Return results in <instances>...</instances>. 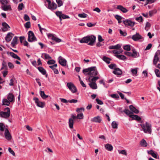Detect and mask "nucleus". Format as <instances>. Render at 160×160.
Instances as JSON below:
<instances>
[{"label":"nucleus","mask_w":160,"mask_h":160,"mask_svg":"<svg viewBox=\"0 0 160 160\" xmlns=\"http://www.w3.org/2000/svg\"><path fill=\"white\" fill-rule=\"evenodd\" d=\"M96 101H97V103L99 104L102 105L103 103V102H102V101L99 100L98 98H96Z\"/></svg>","instance_id":"obj_62"},{"label":"nucleus","mask_w":160,"mask_h":160,"mask_svg":"<svg viewBox=\"0 0 160 160\" xmlns=\"http://www.w3.org/2000/svg\"><path fill=\"white\" fill-rule=\"evenodd\" d=\"M117 9L120 10L123 13L127 12L128 11L127 9L121 5L117 6Z\"/></svg>","instance_id":"obj_22"},{"label":"nucleus","mask_w":160,"mask_h":160,"mask_svg":"<svg viewBox=\"0 0 160 160\" xmlns=\"http://www.w3.org/2000/svg\"><path fill=\"white\" fill-rule=\"evenodd\" d=\"M129 117L138 121H140L141 120V118L139 116L136 115H130Z\"/></svg>","instance_id":"obj_17"},{"label":"nucleus","mask_w":160,"mask_h":160,"mask_svg":"<svg viewBox=\"0 0 160 160\" xmlns=\"http://www.w3.org/2000/svg\"><path fill=\"white\" fill-rule=\"evenodd\" d=\"M151 26V24L150 23L148 22H147L146 24V26L145 27V29L147 31L148 30V29L150 28Z\"/></svg>","instance_id":"obj_55"},{"label":"nucleus","mask_w":160,"mask_h":160,"mask_svg":"<svg viewBox=\"0 0 160 160\" xmlns=\"http://www.w3.org/2000/svg\"><path fill=\"white\" fill-rule=\"evenodd\" d=\"M129 108L131 111L137 114L139 112V111L132 105L129 106Z\"/></svg>","instance_id":"obj_26"},{"label":"nucleus","mask_w":160,"mask_h":160,"mask_svg":"<svg viewBox=\"0 0 160 160\" xmlns=\"http://www.w3.org/2000/svg\"><path fill=\"white\" fill-rule=\"evenodd\" d=\"M160 55V51L158 50L155 53L153 61V64L157 66V64L158 61L160 62V58H159V56Z\"/></svg>","instance_id":"obj_4"},{"label":"nucleus","mask_w":160,"mask_h":160,"mask_svg":"<svg viewBox=\"0 0 160 160\" xmlns=\"http://www.w3.org/2000/svg\"><path fill=\"white\" fill-rule=\"evenodd\" d=\"M10 102L8 99H3L2 100V105L8 106L10 104Z\"/></svg>","instance_id":"obj_35"},{"label":"nucleus","mask_w":160,"mask_h":160,"mask_svg":"<svg viewBox=\"0 0 160 160\" xmlns=\"http://www.w3.org/2000/svg\"><path fill=\"white\" fill-rule=\"evenodd\" d=\"M105 147L106 149L110 151H112L113 149V147L112 145L109 143H107L105 144Z\"/></svg>","instance_id":"obj_23"},{"label":"nucleus","mask_w":160,"mask_h":160,"mask_svg":"<svg viewBox=\"0 0 160 160\" xmlns=\"http://www.w3.org/2000/svg\"><path fill=\"white\" fill-rule=\"evenodd\" d=\"M111 69H114L117 68V65L115 64H111L108 66Z\"/></svg>","instance_id":"obj_44"},{"label":"nucleus","mask_w":160,"mask_h":160,"mask_svg":"<svg viewBox=\"0 0 160 160\" xmlns=\"http://www.w3.org/2000/svg\"><path fill=\"white\" fill-rule=\"evenodd\" d=\"M102 119L99 116L94 117L91 119V121L95 122L100 123Z\"/></svg>","instance_id":"obj_16"},{"label":"nucleus","mask_w":160,"mask_h":160,"mask_svg":"<svg viewBox=\"0 0 160 160\" xmlns=\"http://www.w3.org/2000/svg\"><path fill=\"white\" fill-rule=\"evenodd\" d=\"M5 138L8 140H10L11 139L12 137L10 134L8 129L6 128H5Z\"/></svg>","instance_id":"obj_13"},{"label":"nucleus","mask_w":160,"mask_h":160,"mask_svg":"<svg viewBox=\"0 0 160 160\" xmlns=\"http://www.w3.org/2000/svg\"><path fill=\"white\" fill-rule=\"evenodd\" d=\"M90 87L92 89H96L98 87L95 82H93L89 83Z\"/></svg>","instance_id":"obj_30"},{"label":"nucleus","mask_w":160,"mask_h":160,"mask_svg":"<svg viewBox=\"0 0 160 160\" xmlns=\"http://www.w3.org/2000/svg\"><path fill=\"white\" fill-rule=\"evenodd\" d=\"M0 2L2 5H6L8 3L7 0H1Z\"/></svg>","instance_id":"obj_53"},{"label":"nucleus","mask_w":160,"mask_h":160,"mask_svg":"<svg viewBox=\"0 0 160 160\" xmlns=\"http://www.w3.org/2000/svg\"><path fill=\"white\" fill-rule=\"evenodd\" d=\"M127 115H129L130 114L132 113V112H131L128 109H125L123 111Z\"/></svg>","instance_id":"obj_54"},{"label":"nucleus","mask_w":160,"mask_h":160,"mask_svg":"<svg viewBox=\"0 0 160 160\" xmlns=\"http://www.w3.org/2000/svg\"><path fill=\"white\" fill-rule=\"evenodd\" d=\"M25 27L26 28H28L30 27L31 24L30 22H28L24 24Z\"/></svg>","instance_id":"obj_49"},{"label":"nucleus","mask_w":160,"mask_h":160,"mask_svg":"<svg viewBox=\"0 0 160 160\" xmlns=\"http://www.w3.org/2000/svg\"><path fill=\"white\" fill-rule=\"evenodd\" d=\"M87 15L85 13H80L78 14V16L81 18H85L87 16Z\"/></svg>","instance_id":"obj_45"},{"label":"nucleus","mask_w":160,"mask_h":160,"mask_svg":"<svg viewBox=\"0 0 160 160\" xmlns=\"http://www.w3.org/2000/svg\"><path fill=\"white\" fill-rule=\"evenodd\" d=\"M62 18L63 19H65L66 18H69L70 17L68 15H65L64 14H62Z\"/></svg>","instance_id":"obj_64"},{"label":"nucleus","mask_w":160,"mask_h":160,"mask_svg":"<svg viewBox=\"0 0 160 160\" xmlns=\"http://www.w3.org/2000/svg\"><path fill=\"white\" fill-rule=\"evenodd\" d=\"M137 70L136 69H132L131 70V72L133 76H136L137 73Z\"/></svg>","instance_id":"obj_41"},{"label":"nucleus","mask_w":160,"mask_h":160,"mask_svg":"<svg viewBox=\"0 0 160 160\" xmlns=\"http://www.w3.org/2000/svg\"><path fill=\"white\" fill-rule=\"evenodd\" d=\"M33 100L35 101L37 105L41 108H43L45 105V103L44 102H41L39 101L38 98H33Z\"/></svg>","instance_id":"obj_5"},{"label":"nucleus","mask_w":160,"mask_h":160,"mask_svg":"<svg viewBox=\"0 0 160 160\" xmlns=\"http://www.w3.org/2000/svg\"><path fill=\"white\" fill-rule=\"evenodd\" d=\"M123 22L125 26L133 27L135 24V22L129 19H127L123 21Z\"/></svg>","instance_id":"obj_7"},{"label":"nucleus","mask_w":160,"mask_h":160,"mask_svg":"<svg viewBox=\"0 0 160 160\" xmlns=\"http://www.w3.org/2000/svg\"><path fill=\"white\" fill-rule=\"evenodd\" d=\"M135 19L136 21L139 22H142L143 20L142 17L141 16L136 18Z\"/></svg>","instance_id":"obj_50"},{"label":"nucleus","mask_w":160,"mask_h":160,"mask_svg":"<svg viewBox=\"0 0 160 160\" xmlns=\"http://www.w3.org/2000/svg\"><path fill=\"white\" fill-rule=\"evenodd\" d=\"M146 0V4H150L154 2L156 0Z\"/></svg>","instance_id":"obj_56"},{"label":"nucleus","mask_w":160,"mask_h":160,"mask_svg":"<svg viewBox=\"0 0 160 160\" xmlns=\"http://www.w3.org/2000/svg\"><path fill=\"white\" fill-rule=\"evenodd\" d=\"M14 36V34L12 32L8 33L6 37L5 38V40H11L12 37Z\"/></svg>","instance_id":"obj_24"},{"label":"nucleus","mask_w":160,"mask_h":160,"mask_svg":"<svg viewBox=\"0 0 160 160\" xmlns=\"http://www.w3.org/2000/svg\"><path fill=\"white\" fill-rule=\"evenodd\" d=\"M38 69L39 71L43 75H45L46 73V70L42 67H38Z\"/></svg>","instance_id":"obj_29"},{"label":"nucleus","mask_w":160,"mask_h":160,"mask_svg":"<svg viewBox=\"0 0 160 160\" xmlns=\"http://www.w3.org/2000/svg\"><path fill=\"white\" fill-rule=\"evenodd\" d=\"M8 150L9 152L11 154H12L13 156H15V154L13 151L10 148H9L8 149Z\"/></svg>","instance_id":"obj_60"},{"label":"nucleus","mask_w":160,"mask_h":160,"mask_svg":"<svg viewBox=\"0 0 160 160\" xmlns=\"http://www.w3.org/2000/svg\"><path fill=\"white\" fill-rule=\"evenodd\" d=\"M112 128L116 129L118 128V124L115 121H113L112 123Z\"/></svg>","instance_id":"obj_38"},{"label":"nucleus","mask_w":160,"mask_h":160,"mask_svg":"<svg viewBox=\"0 0 160 160\" xmlns=\"http://www.w3.org/2000/svg\"><path fill=\"white\" fill-rule=\"evenodd\" d=\"M55 63V61L54 60H49L47 62V63L48 65L53 64Z\"/></svg>","instance_id":"obj_51"},{"label":"nucleus","mask_w":160,"mask_h":160,"mask_svg":"<svg viewBox=\"0 0 160 160\" xmlns=\"http://www.w3.org/2000/svg\"><path fill=\"white\" fill-rule=\"evenodd\" d=\"M24 8V6L23 3H21L19 4L18 7V11H21Z\"/></svg>","instance_id":"obj_39"},{"label":"nucleus","mask_w":160,"mask_h":160,"mask_svg":"<svg viewBox=\"0 0 160 160\" xmlns=\"http://www.w3.org/2000/svg\"><path fill=\"white\" fill-rule=\"evenodd\" d=\"M103 60L106 62L107 64H109L110 63V61L111 59L105 56H104L102 58Z\"/></svg>","instance_id":"obj_34"},{"label":"nucleus","mask_w":160,"mask_h":160,"mask_svg":"<svg viewBox=\"0 0 160 160\" xmlns=\"http://www.w3.org/2000/svg\"><path fill=\"white\" fill-rule=\"evenodd\" d=\"M140 125L142 128L141 130L143 131L145 133H151V125L150 123L148 122H146L145 124L143 123H141L140 124Z\"/></svg>","instance_id":"obj_1"},{"label":"nucleus","mask_w":160,"mask_h":160,"mask_svg":"<svg viewBox=\"0 0 160 160\" xmlns=\"http://www.w3.org/2000/svg\"><path fill=\"white\" fill-rule=\"evenodd\" d=\"M74 123L73 120L72 118H69V126L70 128L72 129L73 128V126Z\"/></svg>","instance_id":"obj_33"},{"label":"nucleus","mask_w":160,"mask_h":160,"mask_svg":"<svg viewBox=\"0 0 160 160\" xmlns=\"http://www.w3.org/2000/svg\"><path fill=\"white\" fill-rule=\"evenodd\" d=\"M57 7V5L55 2H52L49 6H48V8L50 10H53L56 9Z\"/></svg>","instance_id":"obj_20"},{"label":"nucleus","mask_w":160,"mask_h":160,"mask_svg":"<svg viewBox=\"0 0 160 160\" xmlns=\"http://www.w3.org/2000/svg\"><path fill=\"white\" fill-rule=\"evenodd\" d=\"M99 79V77H94L92 79L91 81L93 82H95L96 81Z\"/></svg>","instance_id":"obj_59"},{"label":"nucleus","mask_w":160,"mask_h":160,"mask_svg":"<svg viewBox=\"0 0 160 160\" xmlns=\"http://www.w3.org/2000/svg\"><path fill=\"white\" fill-rule=\"evenodd\" d=\"M40 94L41 96V97L43 99H45L47 98H48V95H46L44 92L43 91H42L41 90H40Z\"/></svg>","instance_id":"obj_31"},{"label":"nucleus","mask_w":160,"mask_h":160,"mask_svg":"<svg viewBox=\"0 0 160 160\" xmlns=\"http://www.w3.org/2000/svg\"><path fill=\"white\" fill-rule=\"evenodd\" d=\"M96 37L93 35H88L86 37H83L82 39L80 40H96Z\"/></svg>","instance_id":"obj_10"},{"label":"nucleus","mask_w":160,"mask_h":160,"mask_svg":"<svg viewBox=\"0 0 160 160\" xmlns=\"http://www.w3.org/2000/svg\"><path fill=\"white\" fill-rule=\"evenodd\" d=\"M121 46L120 44H118L114 46H109V48L110 49H119Z\"/></svg>","instance_id":"obj_36"},{"label":"nucleus","mask_w":160,"mask_h":160,"mask_svg":"<svg viewBox=\"0 0 160 160\" xmlns=\"http://www.w3.org/2000/svg\"><path fill=\"white\" fill-rule=\"evenodd\" d=\"M89 72H88L86 74V75H89L91 77L98 75V72L96 67L94 66L90 67L89 68Z\"/></svg>","instance_id":"obj_3"},{"label":"nucleus","mask_w":160,"mask_h":160,"mask_svg":"<svg viewBox=\"0 0 160 160\" xmlns=\"http://www.w3.org/2000/svg\"><path fill=\"white\" fill-rule=\"evenodd\" d=\"M62 41H50L49 42L51 45L55 44L56 43H59Z\"/></svg>","instance_id":"obj_52"},{"label":"nucleus","mask_w":160,"mask_h":160,"mask_svg":"<svg viewBox=\"0 0 160 160\" xmlns=\"http://www.w3.org/2000/svg\"><path fill=\"white\" fill-rule=\"evenodd\" d=\"M132 51L133 53H132V57L136 58L139 56V53L137 52L135 49L132 50Z\"/></svg>","instance_id":"obj_27"},{"label":"nucleus","mask_w":160,"mask_h":160,"mask_svg":"<svg viewBox=\"0 0 160 160\" xmlns=\"http://www.w3.org/2000/svg\"><path fill=\"white\" fill-rule=\"evenodd\" d=\"M47 35L48 39H52V40H61V39L57 38L55 34L48 33H47Z\"/></svg>","instance_id":"obj_9"},{"label":"nucleus","mask_w":160,"mask_h":160,"mask_svg":"<svg viewBox=\"0 0 160 160\" xmlns=\"http://www.w3.org/2000/svg\"><path fill=\"white\" fill-rule=\"evenodd\" d=\"M140 145L144 147H146L147 146V143L144 139H142L140 142Z\"/></svg>","instance_id":"obj_37"},{"label":"nucleus","mask_w":160,"mask_h":160,"mask_svg":"<svg viewBox=\"0 0 160 160\" xmlns=\"http://www.w3.org/2000/svg\"><path fill=\"white\" fill-rule=\"evenodd\" d=\"M8 65L9 68L10 69H13L14 68V65L11 62H8Z\"/></svg>","instance_id":"obj_58"},{"label":"nucleus","mask_w":160,"mask_h":160,"mask_svg":"<svg viewBox=\"0 0 160 160\" xmlns=\"http://www.w3.org/2000/svg\"><path fill=\"white\" fill-rule=\"evenodd\" d=\"M148 154L151 155L154 158L156 159L158 158L157 155L154 152L153 150H151L149 151H148Z\"/></svg>","instance_id":"obj_25"},{"label":"nucleus","mask_w":160,"mask_h":160,"mask_svg":"<svg viewBox=\"0 0 160 160\" xmlns=\"http://www.w3.org/2000/svg\"><path fill=\"white\" fill-rule=\"evenodd\" d=\"M110 96L112 98L115 99H118L119 98V96L118 94H111L110 95Z\"/></svg>","instance_id":"obj_48"},{"label":"nucleus","mask_w":160,"mask_h":160,"mask_svg":"<svg viewBox=\"0 0 160 160\" xmlns=\"http://www.w3.org/2000/svg\"><path fill=\"white\" fill-rule=\"evenodd\" d=\"M113 72L117 75H120L122 74V71L119 68H115Z\"/></svg>","instance_id":"obj_18"},{"label":"nucleus","mask_w":160,"mask_h":160,"mask_svg":"<svg viewBox=\"0 0 160 160\" xmlns=\"http://www.w3.org/2000/svg\"><path fill=\"white\" fill-rule=\"evenodd\" d=\"M4 111L6 112L0 111V117L4 118H7L9 117L10 115V108L7 107L5 108Z\"/></svg>","instance_id":"obj_2"},{"label":"nucleus","mask_w":160,"mask_h":160,"mask_svg":"<svg viewBox=\"0 0 160 160\" xmlns=\"http://www.w3.org/2000/svg\"><path fill=\"white\" fill-rule=\"evenodd\" d=\"M36 38L32 32L30 31L28 32V40H35Z\"/></svg>","instance_id":"obj_11"},{"label":"nucleus","mask_w":160,"mask_h":160,"mask_svg":"<svg viewBox=\"0 0 160 160\" xmlns=\"http://www.w3.org/2000/svg\"><path fill=\"white\" fill-rule=\"evenodd\" d=\"M21 43L23 44L24 46H28V43L26 41H20Z\"/></svg>","instance_id":"obj_61"},{"label":"nucleus","mask_w":160,"mask_h":160,"mask_svg":"<svg viewBox=\"0 0 160 160\" xmlns=\"http://www.w3.org/2000/svg\"><path fill=\"white\" fill-rule=\"evenodd\" d=\"M154 72L158 77H160V71L158 69H155L154 70Z\"/></svg>","instance_id":"obj_42"},{"label":"nucleus","mask_w":160,"mask_h":160,"mask_svg":"<svg viewBox=\"0 0 160 160\" xmlns=\"http://www.w3.org/2000/svg\"><path fill=\"white\" fill-rule=\"evenodd\" d=\"M119 32L121 35L123 36H125L127 35V33L126 32H123L121 29L119 30Z\"/></svg>","instance_id":"obj_63"},{"label":"nucleus","mask_w":160,"mask_h":160,"mask_svg":"<svg viewBox=\"0 0 160 160\" xmlns=\"http://www.w3.org/2000/svg\"><path fill=\"white\" fill-rule=\"evenodd\" d=\"M59 63L62 66H65L67 64L66 60L60 56L58 58Z\"/></svg>","instance_id":"obj_8"},{"label":"nucleus","mask_w":160,"mask_h":160,"mask_svg":"<svg viewBox=\"0 0 160 160\" xmlns=\"http://www.w3.org/2000/svg\"><path fill=\"white\" fill-rule=\"evenodd\" d=\"M56 2L59 7H60L63 4V2L61 0H56Z\"/></svg>","instance_id":"obj_40"},{"label":"nucleus","mask_w":160,"mask_h":160,"mask_svg":"<svg viewBox=\"0 0 160 160\" xmlns=\"http://www.w3.org/2000/svg\"><path fill=\"white\" fill-rule=\"evenodd\" d=\"M2 10L4 11H11L12 10V8L10 5H2L1 6Z\"/></svg>","instance_id":"obj_15"},{"label":"nucleus","mask_w":160,"mask_h":160,"mask_svg":"<svg viewBox=\"0 0 160 160\" xmlns=\"http://www.w3.org/2000/svg\"><path fill=\"white\" fill-rule=\"evenodd\" d=\"M81 43H88L89 45L92 46L94 43L95 41H79Z\"/></svg>","instance_id":"obj_19"},{"label":"nucleus","mask_w":160,"mask_h":160,"mask_svg":"<svg viewBox=\"0 0 160 160\" xmlns=\"http://www.w3.org/2000/svg\"><path fill=\"white\" fill-rule=\"evenodd\" d=\"M56 15L58 17H62V12L60 11H57L55 12Z\"/></svg>","instance_id":"obj_57"},{"label":"nucleus","mask_w":160,"mask_h":160,"mask_svg":"<svg viewBox=\"0 0 160 160\" xmlns=\"http://www.w3.org/2000/svg\"><path fill=\"white\" fill-rule=\"evenodd\" d=\"M115 56L118 59L122 60H125L127 58L125 56L123 55L115 54Z\"/></svg>","instance_id":"obj_32"},{"label":"nucleus","mask_w":160,"mask_h":160,"mask_svg":"<svg viewBox=\"0 0 160 160\" xmlns=\"http://www.w3.org/2000/svg\"><path fill=\"white\" fill-rule=\"evenodd\" d=\"M9 54L14 58L17 59L20 61L21 60L20 58L18 56L13 52H10Z\"/></svg>","instance_id":"obj_28"},{"label":"nucleus","mask_w":160,"mask_h":160,"mask_svg":"<svg viewBox=\"0 0 160 160\" xmlns=\"http://www.w3.org/2000/svg\"><path fill=\"white\" fill-rule=\"evenodd\" d=\"M7 99L10 102H13L15 101L14 95L11 93H9L7 96Z\"/></svg>","instance_id":"obj_12"},{"label":"nucleus","mask_w":160,"mask_h":160,"mask_svg":"<svg viewBox=\"0 0 160 160\" xmlns=\"http://www.w3.org/2000/svg\"><path fill=\"white\" fill-rule=\"evenodd\" d=\"M77 117L78 119H82L83 118V115L82 113H81L79 114H78L77 115Z\"/></svg>","instance_id":"obj_47"},{"label":"nucleus","mask_w":160,"mask_h":160,"mask_svg":"<svg viewBox=\"0 0 160 160\" xmlns=\"http://www.w3.org/2000/svg\"><path fill=\"white\" fill-rule=\"evenodd\" d=\"M132 38L133 40H139V39H143L142 37L138 33H137L136 34L133 35Z\"/></svg>","instance_id":"obj_14"},{"label":"nucleus","mask_w":160,"mask_h":160,"mask_svg":"<svg viewBox=\"0 0 160 160\" xmlns=\"http://www.w3.org/2000/svg\"><path fill=\"white\" fill-rule=\"evenodd\" d=\"M123 48L125 50L128 51H129L131 50L130 46V45L124 46Z\"/></svg>","instance_id":"obj_43"},{"label":"nucleus","mask_w":160,"mask_h":160,"mask_svg":"<svg viewBox=\"0 0 160 160\" xmlns=\"http://www.w3.org/2000/svg\"><path fill=\"white\" fill-rule=\"evenodd\" d=\"M67 86L72 92L75 93L77 92V88L72 83H68Z\"/></svg>","instance_id":"obj_6"},{"label":"nucleus","mask_w":160,"mask_h":160,"mask_svg":"<svg viewBox=\"0 0 160 160\" xmlns=\"http://www.w3.org/2000/svg\"><path fill=\"white\" fill-rule=\"evenodd\" d=\"M5 129V126L3 123H0V130L1 131H3Z\"/></svg>","instance_id":"obj_46"},{"label":"nucleus","mask_w":160,"mask_h":160,"mask_svg":"<svg viewBox=\"0 0 160 160\" xmlns=\"http://www.w3.org/2000/svg\"><path fill=\"white\" fill-rule=\"evenodd\" d=\"M2 25L3 28L2 30L3 31H6L8 30V28H10L9 26L5 22H3L2 23Z\"/></svg>","instance_id":"obj_21"}]
</instances>
